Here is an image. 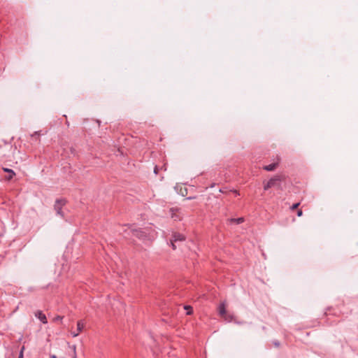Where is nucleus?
Returning a JSON list of instances; mask_svg holds the SVG:
<instances>
[{"label": "nucleus", "mask_w": 358, "mask_h": 358, "mask_svg": "<svg viewBox=\"0 0 358 358\" xmlns=\"http://www.w3.org/2000/svg\"><path fill=\"white\" fill-rule=\"evenodd\" d=\"M170 214L172 219L174 220H180L179 210L178 208H171L170 210Z\"/></svg>", "instance_id": "obj_8"}, {"label": "nucleus", "mask_w": 358, "mask_h": 358, "mask_svg": "<svg viewBox=\"0 0 358 358\" xmlns=\"http://www.w3.org/2000/svg\"><path fill=\"white\" fill-rule=\"evenodd\" d=\"M278 166V163H273V164H268L267 166H265L264 167V169H265L266 171H273Z\"/></svg>", "instance_id": "obj_11"}, {"label": "nucleus", "mask_w": 358, "mask_h": 358, "mask_svg": "<svg viewBox=\"0 0 358 358\" xmlns=\"http://www.w3.org/2000/svg\"><path fill=\"white\" fill-rule=\"evenodd\" d=\"M62 320H63V317L59 316V315H57V316L53 317V319H52V321L54 322H62Z\"/></svg>", "instance_id": "obj_12"}, {"label": "nucleus", "mask_w": 358, "mask_h": 358, "mask_svg": "<svg viewBox=\"0 0 358 358\" xmlns=\"http://www.w3.org/2000/svg\"><path fill=\"white\" fill-rule=\"evenodd\" d=\"M218 312L221 317L227 320L226 303L222 302L218 307Z\"/></svg>", "instance_id": "obj_5"}, {"label": "nucleus", "mask_w": 358, "mask_h": 358, "mask_svg": "<svg viewBox=\"0 0 358 358\" xmlns=\"http://www.w3.org/2000/svg\"><path fill=\"white\" fill-rule=\"evenodd\" d=\"M66 204V201L64 199H58L55 204V209L58 215L63 216L62 207Z\"/></svg>", "instance_id": "obj_3"}, {"label": "nucleus", "mask_w": 358, "mask_h": 358, "mask_svg": "<svg viewBox=\"0 0 358 358\" xmlns=\"http://www.w3.org/2000/svg\"><path fill=\"white\" fill-rule=\"evenodd\" d=\"M234 192L236 194H239L238 192L237 191H234Z\"/></svg>", "instance_id": "obj_20"}, {"label": "nucleus", "mask_w": 358, "mask_h": 358, "mask_svg": "<svg viewBox=\"0 0 358 358\" xmlns=\"http://www.w3.org/2000/svg\"><path fill=\"white\" fill-rule=\"evenodd\" d=\"M35 316L43 324L48 322L45 315L41 310H38L35 313Z\"/></svg>", "instance_id": "obj_7"}, {"label": "nucleus", "mask_w": 358, "mask_h": 358, "mask_svg": "<svg viewBox=\"0 0 358 358\" xmlns=\"http://www.w3.org/2000/svg\"><path fill=\"white\" fill-rule=\"evenodd\" d=\"M24 348L22 347L21 350H20V355H19L18 358H23V351H24Z\"/></svg>", "instance_id": "obj_16"}, {"label": "nucleus", "mask_w": 358, "mask_h": 358, "mask_svg": "<svg viewBox=\"0 0 358 358\" xmlns=\"http://www.w3.org/2000/svg\"><path fill=\"white\" fill-rule=\"evenodd\" d=\"M71 351L69 353L68 357L69 358H77L76 345H73L71 347ZM64 358H67V357H64Z\"/></svg>", "instance_id": "obj_10"}, {"label": "nucleus", "mask_w": 358, "mask_h": 358, "mask_svg": "<svg viewBox=\"0 0 358 358\" xmlns=\"http://www.w3.org/2000/svg\"><path fill=\"white\" fill-rule=\"evenodd\" d=\"M280 178L279 176H275L274 178H271L269 180L266 182H264V189L267 190L269 188L275 185L276 182L280 181Z\"/></svg>", "instance_id": "obj_2"}, {"label": "nucleus", "mask_w": 358, "mask_h": 358, "mask_svg": "<svg viewBox=\"0 0 358 358\" xmlns=\"http://www.w3.org/2000/svg\"><path fill=\"white\" fill-rule=\"evenodd\" d=\"M299 203H294L292 206H291V210H294V209L297 208L298 206H299Z\"/></svg>", "instance_id": "obj_15"}, {"label": "nucleus", "mask_w": 358, "mask_h": 358, "mask_svg": "<svg viewBox=\"0 0 358 358\" xmlns=\"http://www.w3.org/2000/svg\"><path fill=\"white\" fill-rule=\"evenodd\" d=\"M231 222H234L236 224H241L243 222V217H239L238 219H231Z\"/></svg>", "instance_id": "obj_13"}, {"label": "nucleus", "mask_w": 358, "mask_h": 358, "mask_svg": "<svg viewBox=\"0 0 358 358\" xmlns=\"http://www.w3.org/2000/svg\"><path fill=\"white\" fill-rule=\"evenodd\" d=\"M185 309L187 310V315H190L192 313V308L191 306H186Z\"/></svg>", "instance_id": "obj_14"}, {"label": "nucleus", "mask_w": 358, "mask_h": 358, "mask_svg": "<svg viewBox=\"0 0 358 358\" xmlns=\"http://www.w3.org/2000/svg\"><path fill=\"white\" fill-rule=\"evenodd\" d=\"M302 215H303V212H302V210H298V212H297V215H298L299 217H301V216H302Z\"/></svg>", "instance_id": "obj_17"}, {"label": "nucleus", "mask_w": 358, "mask_h": 358, "mask_svg": "<svg viewBox=\"0 0 358 358\" xmlns=\"http://www.w3.org/2000/svg\"><path fill=\"white\" fill-rule=\"evenodd\" d=\"M185 240V236L182 234H174L173 235V239L171 241V246L173 248V250L176 249V245H175V242L176 241H182Z\"/></svg>", "instance_id": "obj_4"}, {"label": "nucleus", "mask_w": 358, "mask_h": 358, "mask_svg": "<svg viewBox=\"0 0 358 358\" xmlns=\"http://www.w3.org/2000/svg\"><path fill=\"white\" fill-rule=\"evenodd\" d=\"M155 173H157V167H155Z\"/></svg>", "instance_id": "obj_19"}, {"label": "nucleus", "mask_w": 358, "mask_h": 358, "mask_svg": "<svg viewBox=\"0 0 358 358\" xmlns=\"http://www.w3.org/2000/svg\"><path fill=\"white\" fill-rule=\"evenodd\" d=\"M129 229L132 233L133 236L138 238L139 239H144L146 236L145 233L141 230L130 229L129 228Z\"/></svg>", "instance_id": "obj_6"}, {"label": "nucleus", "mask_w": 358, "mask_h": 358, "mask_svg": "<svg viewBox=\"0 0 358 358\" xmlns=\"http://www.w3.org/2000/svg\"><path fill=\"white\" fill-rule=\"evenodd\" d=\"M51 358H57V356L53 355L51 356Z\"/></svg>", "instance_id": "obj_18"}, {"label": "nucleus", "mask_w": 358, "mask_h": 358, "mask_svg": "<svg viewBox=\"0 0 358 358\" xmlns=\"http://www.w3.org/2000/svg\"><path fill=\"white\" fill-rule=\"evenodd\" d=\"M85 327V322L83 320H80L77 322L76 329H71L70 330V334L72 337H77L84 329Z\"/></svg>", "instance_id": "obj_1"}, {"label": "nucleus", "mask_w": 358, "mask_h": 358, "mask_svg": "<svg viewBox=\"0 0 358 358\" xmlns=\"http://www.w3.org/2000/svg\"><path fill=\"white\" fill-rule=\"evenodd\" d=\"M3 171L8 173V176L6 177L8 180H11L15 176V173L10 169L3 168Z\"/></svg>", "instance_id": "obj_9"}]
</instances>
